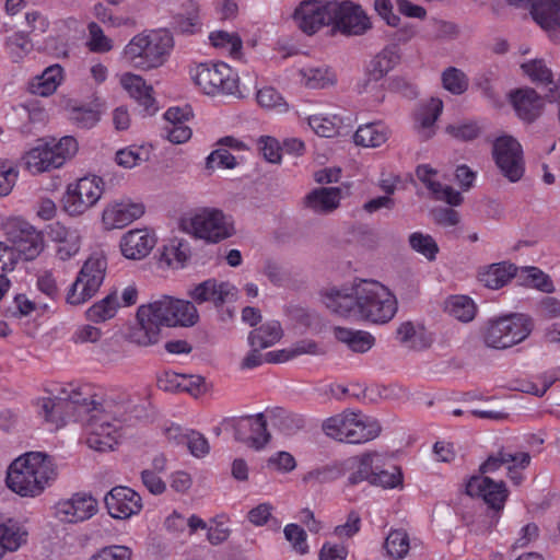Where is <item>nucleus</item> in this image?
Returning <instances> with one entry per match:
<instances>
[{
    "label": "nucleus",
    "mask_w": 560,
    "mask_h": 560,
    "mask_svg": "<svg viewBox=\"0 0 560 560\" xmlns=\"http://www.w3.org/2000/svg\"><path fill=\"white\" fill-rule=\"evenodd\" d=\"M19 178L16 165L9 160H0V198L8 196Z\"/></svg>",
    "instance_id": "680f3d73"
},
{
    "label": "nucleus",
    "mask_w": 560,
    "mask_h": 560,
    "mask_svg": "<svg viewBox=\"0 0 560 560\" xmlns=\"http://www.w3.org/2000/svg\"><path fill=\"white\" fill-rule=\"evenodd\" d=\"M284 537L291 542L292 548L300 555L308 552L307 535L305 530L296 524H288L284 529Z\"/></svg>",
    "instance_id": "338daca9"
},
{
    "label": "nucleus",
    "mask_w": 560,
    "mask_h": 560,
    "mask_svg": "<svg viewBox=\"0 0 560 560\" xmlns=\"http://www.w3.org/2000/svg\"><path fill=\"white\" fill-rule=\"evenodd\" d=\"M282 337V328L278 320L268 322L250 331L249 345L253 348L266 349L277 343Z\"/></svg>",
    "instance_id": "a19ab883"
},
{
    "label": "nucleus",
    "mask_w": 560,
    "mask_h": 560,
    "mask_svg": "<svg viewBox=\"0 0 560 560\" xmlns=\"http://www.w3.org/2000/svg\"><path fill=\"white\" fill-rule=\"evenodd\" d=\"M85 430L90 448L98 452L112 451L122 436V421L112 419L108 413L100 410L90 416Z\"/></svg>",
    "instance_id": "9b49d317"
},
{
    "label": "nucleus",
    "mask_w": 560,
    "mask_h": 560,
    "mask_svg": "<svg viewBox=\"0 0 560 560\" xmlns=\"http://www.w3.org/2000/svg\"><path fill=\"white\" fill-rule=\"evenodd\" d=\"M323 302L338 316L373 324H386L397 312L396 296L375 280H360L351 287L331 288L323 293Z\"/></svg>",
    "instance_id": "f257e3e1"
},
{
    "label": "nucleus",
    "mask_w": 560,
    "mask_h": 560,
    "mask_svg": "<svg viewBox=\"0 0 560 560\" xmlns=\"http://www.w3.org/2000/svg\"><path fill=\"white\" fill-rule=\"evenodd\" d=\"M194 83L207 95L241 96L238 73L223 61H206L189 69Z\"/></svg>",
    "instance_id": "423d86ee"
},
{
    "label": "nucleus",
    "mask_w": 560,
    "mask_h": 560,
    "mask_svg": "<svg viewBox=\"0 0 560 560\" xmlns=\"http://www.w3.org/2000/svg\"><path fill=\"white\" fill-rule=\"evenodd\" d=\"M445 311L463 323L471 322L477 313V305L467 295H452L445 301Z\"/></svg>",
    "instance_id": "c03bdc74"
},
{
    "label": "nucleus",
    "mask_w": 560,
    "mask_h": 560,
    "mask_svg": "<svg viewBox=\"0 0 560 560\" xmlns=\"http://www.w3.org/2000/svg\"><path fill=\"white\" fill-rule=\"evenodd\" d=\"M63 78V68L57 63L51 65L40 75L33 79L30 84V91L39 96H49L57 91Z\"/></svg>",
    "instance_id": "473e14b6"
},
{
    "label": "nucleus",
    "mask_w": 560,
    "mask_h": 560,
    "mask_svg": "<svg viewBox=\"0 0 560 560\" xmlns=\"http://www.w3.org/2000/svg\"><path fill=\"white\" fill-rule=\"evenodd\" d=\"M36 288L54 304H56L61 299V293L56 277L49 270H45L37 276Z\"/></svg>",
    "instance_id": "e2e57ef3"
},
{
    "label": "nucleus",
    "mask_w": 560,
    "mask_h": 560,
    "mask_svg": "<svg viewBox=\"0 0 560 560\" xmlns=\"http://www.w3.org/2000/svg\"><path fill=\"white\" fill-rule=\"evenodd\" d=\"M381 460V453L376 451H368L360 455L351 456L341 462L345 465V472L350 470L348 476V485L357 486L363 481H368L374 474L375 463Z\"/></svg>",
    "instance_id": "b1692460"
},
{
    "label": "nucleus",
    "mask_w": 560,
    "mask_h": 560,
    "mask_svg": "<svg viewBox=\"0 0 560 560\" xmlns=\"http://www.w3.org/2000/svg\"><path fill=\"white\" fill-rule=\"evenodd\" d=\"M89 39L86 47L91 52L104 54L113 49V40L107 37L102 27L96 22H91L88 25Z\"/></svg>",
    "instance_id": "4d7b16f0"
},
{
    "label": "nucleus",
    "mask_w": 560,
    "mask_h": 560,
    "mask_svg": "<svg viewBox=\"0 0 560 560\" xmlns=\"http://www.w3.org/2000/svg\"><path fill=\"white\" fill-rule=\"evenodd\" d=\"M48 396L38 397L34 400L37 415L43 418L46 423L54 425L56 429L65 424V397L58 393Z\"/></svg>",
    "instance_id": "cd10ccee"
},
{
    "label": "nucleus",
    "mask_w": 560,
    "mask_h": 560,
    "mask_svg": "<svg viewBox=\"0 0 560 560\" xmlns=\"http://www.w3.org/2000/svg\"><path fill=\"white\" fill-rule=\"evenodd\" d=\"M173 47V38L166 33L138 34L122 50V59L139 70L162 66Z\"/></svg>",
    "instance_id": "39448f33"
},
{
    "label": "nucleus",
    "mask_w": 560,
    "mask_h": 560,
    "mask_svg": "<svg viewBox=\"0 0 560 560\" xmlns=\"http://www.w3.org/2000/svg\"><path fill=\"white\" fill-rule=\"evenodd\" d=\"M517 276V267L502 261L485 266L478 271V280L487 288L498 290Z\"/></svg>",
    "instance_id": "c85d7f7f"
},
{
    "label": "nucleus",
    "mask_w": 560,
    "mask_h": 560,
    "mask_svg": "<svg viewBox=\"0 0 560 560\" xmlns=\"http://www.w3.org/2000/svg\"><path fill=\"white\" fill-rule=\"evenodd\" d=\"M119 307L116 292L108 294L86 311V317L92 322H105L113 318Z\"/></svg>",
    "instance_id": "3c124183"
},
{
    "label": "nucleus",
    "mask_w": 560,
    "mask_h": 560,
    "mask_svg": "<svg viewBox=\"0 0 560 560\" xmlns=\"http://www.w3.org/2000/svg\"><path fill=\"white\" fill-rule=\"evenodd\" d=\"M105 506L113 518L127 520L142 510V499L129 487L113 488L104 498Z\"/></svg>",
    "instance_id": "dca6fc26"
},
{
    "label": "nucleus",
    "mask_w": 560,
    "mask_h": 560,
    "mask_svg": "<svg viewBox=\"0 0 560 560\" xmlns=\"http://www.w3.org/2000/svg\"><path fill=\"white\" fill-rule=\"evenodd\" d=\"M57 476L52 458L40 452L14 459L7 471L8 488L21 497L39 495Z\"/></svg>",
    "instance_id": "7ed1b4c3"
},
{
    "label": "nucleus",
    "mask_w": 560,
    "mask_h": 560,
    "mask_svg": "<svg viewBox=\"0 0 560 560\" xmlns=\"http://www.w3.org/2000/svg\"><path fill=\"white\" fill-rule=\"evenodd\" d=\"M340 198L337 187L317 188L305 197V205L315 212H330L338 208Z\"/></svg>",
    "instance_id": "c9c22d12"
},
{
    "label": "nucleus",
    "mask_w": 560,
    "mask_h": 560,
    "mask_svg": "<svg viewBox=\"0 0 560 560\" xmlns=\"http://www.w3.org/2000/svg\"><path fill=\"white\" fill-rule=\"evenodd\" d=\"M50 394L58 393L65 397V407L69 404L75 406L79 412L88 415L100 411L101 402L96 399L93 388L89 384H51L48 389Z\"/></svg>",
    "instance_id": "f3484780"
},
{
    "label": "nucleus",
    "mask_w": 560,
    "mask_h": 560,
    "mask_svg": "<svg viewBox=\"0 0 560 560\" xmlns=\"http://www.w3.org/2000/svg\"><path fill=\"white\" fill-rule=\"evenodd\" d=\"M210 44L228 54L233 59H241L243 40L237 33H229L226 31H213L209 34Z\"/></svg>",
    "instance_id": "37998d69"
},
{
    "label": "nucleus",
    "mask_w": 560,
    "mask_h": 560,
    "mask_svg": "<svg viewBox=\"0 0 560 560\" xmlns=\"http://www.w3.org/2000/svg\"><path fill=\"white\" fill-rule=\"evenodd\" d=\"M162 257L168 266L183 267L189 257L188 246L180 241H172L164 247Z\"/></svg>",
    "instance_id": "69168bd1"
},
{
    "label": "nucleus",
    "mask_w": 560,
    "mask_h": 560,
    "mask_svg": "<svg viewBox=\"0 0 560 560\" xmlns=\"http://www.w3.org/2000/svg\"><path fill=\"white\" fill-rule=\"evenodd\" d=\"M120 84L148 114L156 112L153 89L145 83L142 77L130 72L124 73L120 77Z\"/></svg>",
    "instance_id": "a878e982"
},
{
    "label": "nucleus",
    "mask_w": 560,
    "mask_h": 560,
    "mask_svg": "<svg viewBox=\"0 0 560 560\" xmlns=\"http://www.w3.org/2000/svg\"><path fill=\"white\" fill-rule=\"evenodd\" d=\"M343 466L345 465H341V462H335L332 464L316 467L307 471L302 477V481L311 486L332 482L345 475Z\"/></svg>",
    "instance_id": "a18cd8bd"
},
{
    "label": "nucleus",
    "mask_w": 560,
    "mask_h": 560,
    "mask_svg": "<svg viewBox=\"0 0 560 560\" xmlns=\"http://www.w3.org/2000/svg\"><path fill=\"white\" fill-rule=\"evenodd\" d=\"M107 259L102 253L92 254L82 265L77 279L70 285L66 301L71 305H81L100 290L106 275Z\"/></svg>",
    "instance_id": "1a4fd4ad"
},
{
    "label": "nucleus",
    "mask_w": 560,
    "mask_h": 560,
    "mask_svg": "<svg viewBox=\"0 0 560 560\" xmlns=\"http://www.w3.org/2000/svg\"><path fill=\"white\" fill-rule=\"evenodd\" d=\"M149 149L144 147L132 145L126 149H121L116 153V162L118 165L125 168H132L148 161Z\"/></svg>",
    "instance_id": "13d9d810"
},
{
    "label": "nucleus",
    "mask_w": 560,
    "mask_h": 560,
    "mask_svg": "<svg viewBox=\"0 0 560 560\" xmlns=\"http://www.w3.org/2000/svg\"><path fill=\"white\" fill-rule=\"evenodd\" d=\"M389 130L382 122H370L360 126L353 136L357 145L365 148H377L388 139Z\"/></svg>",
    "instance_id": "e433bc0d"
},
{
    "label": "nucleus",
    "mask_w": 560,
    "mask_h": 560,
    "mask_svg": "<svg viewBox=\"0 0 560 560\" xmlns=\"http://www.w3.org/2000/svg\"><path fill=\"white\" fill-rule=\"evenodd\" d=\"M235 439L247 446L261 450L270 440L264 413L240 419L235 424Z\"/></svg>",
    "instance_id": "6ab92c4d"
},
{
    "label": "nucleus",
    "mask_w": 560,
    "mask_h": 560,
    "mask_svg": "<svg viewBox=\"0 0 560 560\" xmlns=\"http://www.w3.org/2000/svg\"><path fill=\"white\" fill-rule=\"evenodd\" d=\"M47 235L54 243L55 256L61 261H67L78 255L81 248V234L75 229L55 222L48 225Z\"/></svg>",
    "instance_id": "aec40b11"
},
{
    "label": "nucleus",
    "mask_w": 560,
    "mask_h": 560,
    "mask_svg": "<svg viewBox=\"0 0 560 560\" xmlns=\"http://www.w3.org/2000/svg\"><path fill=\"white\" fill-rule=\"evenodd\" d=\"M301 83L307 89H326L337 83L336 72L328 66H307L300 69Z\"/></svg>",
    "instance_id": "72a5a7b5"
},
{
    "label": "nucleus",
    "mask_w": 560,
    "mask_h": 560,
    "mask_svg": "<svg viewBox=\"0 0 560 560\" xmlns=\"http://www.w3.org/2000/svg\"><path fill=\"white\" fill-rule=\"evenodd\" d=\"M75 183L77 188H80L84 194L88 202V208L94 207L101 199L104 192V180L96 175H90L79 178Z\"/></svg>",
    "instance_id": "864d4df0"
},
{
    "label": "nucleus",
    "mask_w": 560,
    "mask_h": 560,
    "mask_svg": "<svg viewBox=\"0 0 560 560\" xmlns=\"http://www.w3.org/2000/svg\"><path fill=\"white\" fill-rule=\"evenodd\" d=\"M443 109V103L439 98H432L429 107L420 115V129L425 138H430L433 133V127Z\"/></svg>",
    "instance_id": "0e129e2a"
},
{
    "label": "nucleus",
    "mask_w": 560,
    "mask_h": 560,
    "mask_svg": "<svg viewBox=\"0 0 560 560\" xmlns=\"http://www.w3.org/2000/svg\"><path fill=\"white\" fill-rule=\"evenodd\" d=\"M137 326H135L129 334L130 341L144 347L156 343L160 339L161 329L149 316L148 320L147 317L141 318L140 307L137 312Z\"/></svg>",
    "instance_id": "79ce46f5"
},
{
    "label": "nucleus",
    "mask_w": 560,
    "mask_h": 560,
    "mask_svg": "<svg viewBox=\"0 0 560 560\" xmlns=\"http://www.w3.org/2000/svg\"><path fill=\"white\" fill-rule=\"evenodd\" d=\"M524 284L535 288L545 293L555 291V285L550 277L537 267L528 266L517 268V276Z\"/></svg>",
    "instance_id": "de8ad7c7"
},
{
    "label": "nucleus",
    "mask_w": 560,
    "mask_h": 560,
    "mask_svg": "<svg viewBox=\"0 0 560 560\" xmlns=\"http://www.w3.org/2000/svg\"><path fill=\"white\" fill-rule=\"evenodd\" d=\"M226 524L228 517L224 514L217 515L211 520V525L207 533V538L210 544L219 545L229 538L231 530Z\"/></svg>",
    "instance_id": "774afa93"
},
{
    "label": "nucleus",
    "mask_w": 560,
    "mask_h": 560,
    "mask_svg": "<svg viewBox=\"0 0 560 560\" xmlns=\"http://www.w3.org/2000/svg\"><path fill=\"white\" fill-rule=\"evenodd\" d=\"M330 3L331 1H302L293 14L299 28L307 35H313L323 26L331 25L332 11Z\"/></svg>",
    "instance_id": "2eb2a0df"
},
{
    "label": "nucleus",
    "mask_w": 560,
    "mask_h": 560,
    "mask_svg": "<svg viewBox=\"0 0 560 560\" xmlns=\"http://www.w3.org/2000/svg\"><path fill=\"white\" fill-rule=\"evenodd\" d=\"M26 168L38 174L60 167L59 158L55 160V153L48 143L31 149L24 156Z\"/></svg>",
    "instance_id": "2f4dec72"
},
{
    "label": "nucleus",
    "mask_w": 560,
    "mask_h": 560,
    "mask_svg": "<svg viewBox=\"0 0 560 560\" xmlns=\"http://www.w3.org/2000/svg\"><path fill=\"white\" fill-rule=\"evenodd\" d=\"M516 462L521 468H527L530 464V455L527 452L511 453L501 448L497 454L490 455L481 465L480 472H494L502 466H509ZM466 493L471 498H480L495 514H500L505 505L509 491L504 481H494L483 475L472 476L466 483Z\"/></svg>",
    "instance_id": "f03ea898"
},
{
    "label": "nucleus",
    "mask_w": 560,
    "mask_h": 560,
    "mask_svg": "<svg viewBox=\"0 0 560 560\" xmlns=\"http://www.w3.org/2000/svg\"><path fill=\"white\" fill-rule=\"evenodd\" d=\"M533 329V322L524 314H511L488 322L485 343L494 349H506L525 340Z\"/></svg>",
    "instance_id": "6e6552de"
},
{
    "label": "nucleus",
    "mask_w": 560,
    "mask_h": 560,
    "mask_svg": "<svg viewBox=\"0 0 560 560\" xmlns=\"http://www.w3.org/2000/svg\"><path fill=\"white\" fill-rule=\"evenodd\" d=\"M307 124L312 130L319 137L332 138L339 133L342 119L338 115H311Z\"/></svg>",
    "instance_id": "09e8293b"
},
{
    "label": "nucleus",
    "mask_w": 560,
    "mask_h": 560,
    "mask_svg": "<svg viewBox=\"0 0 560 560\" xmlns=\"http://www.w3.org/2000/svg\"><path fill=\"white\" fill-rule=\"evenodd\" d=\"M27 532L14 520L0 523V559L5 551H15L26 542Z\"/></svg>",
    "instance_id": "f704fd0d"
},
{
    "label": "nucleus",
    "mask_w": 560,
    "mask_h": 560,
    "mask_svg": "<svg viewBox=\"0 0 560 560\" xmlns=\"http://www.w3.org/2000/svg\"><path fill=\"white\" fill-rule=\"evenodd\" d=\"M259 350L260 349L258 348H253V350L244 358L242 362L243 369H255L264 361L269 363H282L301 354H314L317 350V343L313 340H301L289 349L266 353L265 359Z\"/></svg>",
    "instance_id": "a211bd4d"
},
{
    "label": "nucleus",
    "mask_w": 560,
    "mask_h": 560,
    "mask_svg": "<svg viewBox=\"0 0 560 560\" xmlns=\"http://www.w3.org/2000/svg\"><path fill=\"white\" fill-rule=\"evenodd\" d=\"M331 26L343 35H361L371 27L370 20L362 8L351 1H331Z\"/></svg>",
    "instance_id": "ddd939ff"
},
{
    "label": "nucleus",
    "mask_w": 560,
    "mask_h": 560,
    "mask_svg": "<svg viewBox=\"0 0 560 560\" xmlns=\"http://www.w3.org/2000/svg\"><path fill=\"white\" fill-rule=\"evenodd\" d=\"M271 424L284 435H293L305 425L303 416L277 407L269 411Z\"/></svg>",
    "instance_id": "4c0bfd02"
},
{
    "label": "nucleus",
    "mask_w": 560,
    "mask_h": 560,
    "mask_svg": "<svg viewBox=\"0 0 560 560\" xmlns=\"http://www.w3.org/2000/svg\"><path fill=\"white\" fill-rule=\"evenodd\" d=\"M397 339L410 349L420 350L430 346L431 338L427 336L423 326H416L411 322L399 325L396 331Z\"/></svg>",
    "instance_id": "ea45409f"
},
{
    "label": "nucleus",
    "mask_w": 560,
    "mask_h": 560,
    "mask_svg": "<svg viewBox=\"0 0 560 560\" xmlns=\"http://www.w3.org/2000/svg\"><path fill=\"white\" fill-rule=\"evenodd\" d=\"M63 210L71 217L83 214L89 210L85 194L77 188L75 183L67 186V190L62 198Z\"/></svg>",
    "instance_id": "603ef678"
},
{
    "label": "nucleus",
    "mask_w": 560,
    "mask_h": 560,
    "mask_svg": "<svg viewBox=\"0 0 560 560\" xmlns=\"http://www.w3.org/2000/svg\"><path fill=\"white\" fill-rule=\"evenodd\" d=\"M275 506L269 502L260 503L247 513V520L254 526L260 527L270 524L275 529L280 528V521L272 516Z\"/></svg>",
    "instance_id": "5fc2aeb1"
},
{
    "label": "nucleus",
    "mask_w": 560,
    "mask_h": 560,
    "mask_svg": "<svg viewBox=\"0 0 560 560\" xmlns=\"http://www.w3.org/2000/svg\"><path fill=\"white\" fill-rule=\"evenodd\" d=\"M384 549L389 559H404L410 550L408 533L404 529H392L385 538Z\"/></svg>",
    "instance_id": "49530a36"
},
{
    "label": "nucleus",
    "mask_w": 560,
    "mask_h": 560,
    "mask_svg": "<svg viewBox=\"0 0 560 560\" xmlns=\"http://www.w3.org/2000/svg\"><path fill=\"white\" fill-rule=\"evenodd\" d=\"M493 159L504 177L516 183L524 175L522 145L511 136L497 138L493 143Z\"/></svg>",
    "instance_id": "f8f14e48"
},
{
    "label": "nucleus",
    "mask_w": 560,
    "mask_h": 560,
    "mask_svg": "<svg viewBox=\"0 0 560 560\" xmlns=\"http://www.w3.org/2000/svg\"><path fill=\"white\" fill-rule=\"evenodd\" d=\"M334 336L338 341L345 343L351 351L357 353H365L375 345V337L365 330L335 327Z\"/></svg>",
    "instance_id": "7c9ffc66"
},
{
    "label": "nucleus",
    "mask_w": 560,
    "mask_h": 560,
    "mask_svg": "<svg viewBox=\"0 0 560 560\" xmlns=\"http://www.w3.org/2000/svg\"><path fill=\"white\" fill-rule=\"evenodd\" d=\"M234 287L229 282H218L209 279L198 284L191 292L190 296L197 303L213 302L217 306L222 305L232 294Z\"/></svg>",
    "instance_id": "c756f323"
},
{
    "label": "nucleus",
    "mask_w": 560,
    "mask_h": 560,
    "mask_svg": "<svg viewBox=\"0 0 560 560\" xmlns=\"http://www.w3.org/2000/svg\"><path fill=\"white\" fill-rule=\"evenodd\" d=\"M155 243V236L150 231L131 230L122 236L120 248L126 258L141 259L152 250Z\"/></svg>",
    "instance_id": "393cba45"
},
{
    "label": "nucleus",
    "mask_w": 560,
    "mask_h": 560,
    "mask_svg": "<svg viewBox=\"0 0 560 560\" xmlns=\"http://www.w3.org/2000/svg\"><path fill=\"white\" fill-rule=\"evenodd\" d=\"M409 244L415 252L423 255L428 260H434L439 253L436 242L429 234L415 232L409 236Z\"/></svg>",
    "instance_id": "bf43d9fd"
},
{
    "label": "nucleus",
    "mask_w": 560,
    "mask_h": 560,
    "mask_svg": "<svg viewBox=\"0 0 560 560\" xmlns=\"http://www.w3.org/2000/svg\"><path fill=\"white\" fill-rule=\"evenodd\" d=\"M442 83L445 90L459 95L468 89L466 74L457 68L450 67L442 74Z\"/></svg>",
    "instance_id": "052dcab7"
},
{
    "label": "nucleus",
    "mask_w": 560,
    "mask_h": 560,
    "mask_svg": "<svg viewBox=\"0 0 560 560\" xmlns=\"http://www.w3.org/2000/svg\"><path fill=\"white\" fill-rule=\"evenodd\" d=\"M140 316L141 318L149 316L160 329L161 326H192L199 317L191 302L167 295L148 305H141Z\"/></svg>",
    "instance_id": "0eeeda50"
},
{
    "label": "nucleus",
    "mask_w": 560,
    "mask_h": 560,
    "mask_svg": "<svg viewBox=\"0 0 560 560\" xmlns=\"http://www.w3.org/2000/svg\"><path fill=\"white\" fill-rule=\"evenodd\" d=\"M144 213L140 202L120 201L108 205L102 215L106 229H121L139 219Z\"/></svg>",
    "instance_id": "5701e85b"
},
{
    "label": "nucleus",
    "mask_w": 560,
    "mask_h": 560,
    "mask_svg": "<svg viewBox=\"0 0 560 560\" xmlns=\"http://www.w3.org/2000/svg\"><path fill=\"white\" fill-rule=\"evenodd\" d=\"M517 116L527 122L534 121L541 113L544 101L533 89H520L510 94Z\"/></svg>",
    "instance_id": "bb28decb"
},
{
    "label": "nucleus",
    "mask_w": 560,
    "mask_h": 560,
    "mask_svg": "<svg viewBox=\"0 0 560 560\" xmlns=\"http://www.w3.org/2000/svg\"><path fill=\"white\" fill-rule=\"evenodd\" d=\"M186 229L196 237L212 243H218L231 235L223 212L217 209H203L196 213Z\"/></svg>",
    "instance_id": "4468645a"
},
{
    "label": "nucleus",
    "mask_w": 560,
    "mask_h": 560,
    "mask_svg": "<svg viewBox=\"0 0 560 560\" xmlns=\"http://www.w3.org/2000/svg\"><path fill=\"white\" fill-rule=\"evenodd\" d=\"M510 4L529 8L534 21L545 31L560 28V0H508Z\"/></svg>",
    "instance_id": "412c9836"
},
{
    "label": "nucleus",
    "mask_w": 560,
    "mask_h": 560,
    "mask_svg": "<svg viewBox=\"0 0 560 560\" xmlns=\"http://www.w3.org/2000/svg\"><path fill=\"white\" fill-rule=\"evenodd\" d=\"M4 234L13 245L14 253L24 260H33L44 249V236L22 218H10L3 224Z\"/></svg>",
    "instance_id": "9d476101"
},
{
    "label": "nucleus",
    "mask_w": 560,
    "mask_h": 560,
    "mask_svg": "<svg viewBox=\"0 0 560 560\" xmlns=\"http://www.w3.org/2000/svg\"><path fill=\"white\" fill-rule=\"evenodd\" d=\"M385 456L381 454V460L375 463L374 474L370 480L371 486L382 487L384 489H395L402 486L404 476L398 466L385 468Z\"/></svg>",
    "instance_id": "58836bf2"
},
{
    "label": "nucleus",
    "mask_w": 560,
    "mask_h": 560,
    "mask_svg": "<svg viewBox=\"0 0 560 560\" xmlns=\"http://www.w3.org/2000/svg\"><path fill=\"white\" fill-rule=\"evenodd\" d=\"M256 100L261 107L277 113H285L289 107L283 96L272 86L258 90Z\"/></svg>",
    "instance_id": "6e6d98bb"
},
{
    "label": "nucleus",
    "mask_w": 560,
    "mask_h": 560,
    "mask_svg": "<svg viewBox=\"0 0 560 560\" xmlns=\"http://www.w3.org/2000/svg\"><path fill=\"white\" fill-rule=\"evenodd\" d=\"M97 512V501L91 495L74 494L56 505L57 517L65 523H78L91 518Z\"/></svg>",
    "instance_id": "4be33fe9"
},
{
    "label": "nucleus",
    "mask_w": 560,
    "mask_h": 560,
    "mask_svg": "<svg viewBox=\"0 0 560 560\" xmlns=\"http://www.w3.org/2000/svg\"><path fill=\"white\" fill-rule=\"evenodd\" d=\"M400 60L395 47H386L377 54L371 62V73L375 79H381L393 70Z\"/></svg>",
    "instance_id": "8fccbe9b"
},
{
    "label": "nucleus",
    "mask_w": 560,
    "mask_h": 560,
    "mask_svg": "<svg viewBox=\"0 0 560 560\" xmlns=\"http://www.w3.org/2000/svg\"><path fill=\"white\" fill-rule=\"evenodd\" d=\"M322 428L327 436L348 444H364L382 433L377 419L353 410H345L326 419Z\"/></svg>",
    "instance_id": "20e7f679"
}]
</instances>
